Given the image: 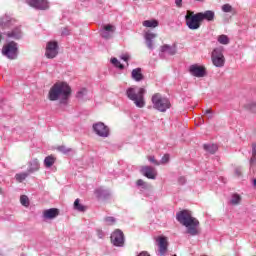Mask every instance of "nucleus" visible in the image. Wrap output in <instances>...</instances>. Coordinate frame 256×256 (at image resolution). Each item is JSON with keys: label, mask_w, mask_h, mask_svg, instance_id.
Returning <instances> with one entry per match:
<instances>
[{"label": "nucleus", "mask_w": 256, "mask_h": 256, "mask_svg": "<svg viewBox=\"0 0 256 256\" xmlns=\"http://www.w3.org/2000/svg\"><path fill=\"white\" fill-rule=\"evenodd\" d=\"M3 40V35H1V32H0V42Z\"/></svg>", "instance_id": "50"}, {"label": "nucleus", "mask_w": 256, "mask_h": 256, "mask_svg": "<svg viewBox=\"0 0 256 256\" xmlns=\"http://www.w3.org/2000/svg\"><path fill=\"white\" fill-rule=\"evenodd\" d=\"M104 221H105L106 225H115V223H117V220L113 216L105 217Z\"/></svg>", "instance_id": "35"}, {"label": "nucleus", "mask_w": 256, "mask_h": 256, "mask_svg": "<svg viewBox=\"0 0 256 256\" xmlns=\"http://www.w3.org/2000/svg\"><path fill=\"white\" fill-rule=\"evenodd\" d=\"M44 165L45 167L49 168V167H53V165H55V157L53 156H47L44 159Z\"/></svg>", "instance_id": "32"}, {"label": "nucleus", "mask_w": 256, "mask_h": 256, "mask_svg": "<svg viewBox=\"0 0 256 256\" xmlns=\"http://www.w3.org/2000/svg\"><path fill=\"white\" fill-rule=\"evenodd\" d=\"M217 41L220 43V45H229V43H231V39H229V36L225 34L219 35L217 37Z\"/></svg>", "instance_id": "25"}, {"label": "nucleus", "mask_w": 256, "mask_h": 256, "mask_svg": "<svg viewBox=\"0 0 256 256\" xmlns=\"http://www.w3.org/2000/svg\"><path fill=\"white\" fill-rule=\"evenodd\" d=\"M230 203L231 205H239L241 203V195L233 194Z\"/></svg>", "instance_id": "34"}, {"label": "nucleus", "mask_w": 256, "mask_h": 256, "mask_svg": "<svg viewBox=\"0 0 256 256\" xmlns=\"http://www.w3.org/2000/svg\"><path fill=\"white\" fill-rule=\"evenodd\" d=\"M29 172H22V173H18L15 175V179L16 181H18V183H23V181H25V179H27V177H29Z\"/></svg>", "instance_id": "29"}, {"label": "nucleus", "mask_w": 256, "mask_h": 256, "mask_svg": "<svg viewBox=\"0 0 256 256\" xmlns=\"http://www.w3.org/2000/svg\"><path fill=\"white\" fill-rule=\"evenodd\" d=\"M20 203L23 207H29V197H27V195H22L20 197Z\"/></svg>", "instance_id": "36"}, {"label": "nucleus", "mask_w": 256, "mask_h": 256, "mask_svg": "<svg viewBox=\"0 0 256 256\" xmlns=\"http://www.w3.org/2000/svg\"><path fill=\"white\" fill-rule=\"evenodd\" d=\"M110 63L116 67V69H125V66L117 58H111Z\"/></svg>", "instance_id": "33"}, {"label": "nucleus", "mask_w": 256, "mask_h": 256, "mask_svg": "<svg viewBox=\"0 0 256 256\" xmlns=\"http://www.w3.org/2000/svg\"><path fill=\"white\" fill-rule=\"evenodd\" d=\"M62 35H69V29L64 28V29L62 30Z\"/></svg>", "instance_id": "49"}, {"label": "nucleus", "mask_w": 256, "mask_h": 256, "mask_svg": "<svg viewBox=\"0 0 256 256\" xmlns=\"http://www.w3.org/2000/svg\"><path fill=\"white\" fill-rule=\"evenodd\" d=\"M17 23V20L11 15L5 14L0 17V28L1 29H13Z\"/></svg>", "instance_id": "11"}, {"label": "nucleus", "mask_w": 256, "mask_h": 256, "mask_svg": "<svg viewBox=\"0 0 256 256\" xmlns=\"http://www.w3.org/2000/svg\"><path fill=\"white\" fill-rule=\"evenodd\" d=\"M40 164H39V160L37 159H32L29 163H28V173L31 175V173H35L39 170Z\"/></svg>", "instance_id": "21"}, {"label": "nucleus", "mask_w": 256, "mask_h": 256, "mask_svg": "<svg viewBox=\"0 0 256 256\" xmlns=\"http://www.w3.org/2000/svg\"><path fill=\"white\" fill-rule=\"evenodd\" d=\"M69 97H71V86L67 82H56L48 92L49 101H59L63 105L67 103Z\"/></svg>", "instance_id": "1"}, {"label": "nucleus", "mask_w": 256, "mask_h": 256, "mask_svg": "<svg viewBox=\"0 0 256 256\" xmlns=\"http://www.w3.org/2000/svg\"><path fill=\"white\" fill-rule=\"evenodd\" d=\"M236 177H241V167H237L234 170Z\"/></svg>", "instance_id": "43"}, {"label": "nucleus", "mask_w": 256, "mask_h": 256, "mask_svg": "<svg viewBox=\"0 0 256 256\" xmlns=\"http://www.w3.org/2000/svg\"><path fill=\"white\" fill-rule=\"evenodd\" d=\"M204 149L213 155L214 153H217L219 148L217 147V144H204Z\"/></svg>", "instance_id": "26"}, {"label": "nucleus", "mask_w": 256, "mask_h": 256, "mask_svg": "<svg viewBox=\"0 0 256 256\" xmlns=\"http://www.w3.org/2000/svg\"><path fill=\"white\" fill-rule=\"evenodd\" d=\"M151 101L153 109H156V111L160 113H165L167 110L171 109V101L169 98L159 93L152 95Z\"/></svg>", "instance_id": "4"}, {"label": "nucleus", "mask_w": 256, "mask_h": 256, "mask_svg": "<svg viewBox=\"0 0 256 256\" xmlns=\"http://www.w3.org/2000/svg\"><path fill=\"white\" fill-rule=\"evenodd\" d=\"M110 239H111V243L115 247H123V245H125V236L123 235V231L121 230H115L111 234Z\"/></svg>", "instance_id": "12"}, {"label": "nucleus", "mask_w": 256, "mask_h": 256, "mask_svg": "<svg viewBox=\"0 0 256 256\" xmlns=\"http://www.w3.org/2000/svg\"><path fill=\"white\" fill-rule=\"evenodd\" d=\"M1 53L6 59L10 61H15L19 57V44L15 41H10L3 45Z\"/></svg>", "instance_id": "5"}, {"label": "nucleus", "mask_w": 256, "mask_h": 256, "mask_svg": "<svg viewBox=\"0 0 256 256\" xmlns=\"http://www.w3.org/2000/svg\"><path fill=\"white\" fill-rule=\"evenodd\" d=\"M178 183L179 185H185V183H187V179L185 178V176H180L178 178Z\"/></svg>", "instance_id": "42"}, {"label": "nucleus", "mask_w": 256, "mask_h": 256, "mask_svg": "<svg viewBox=\"0 0 256 256\" xmlns=\"http://www.w3.org/2000/svg\"><path fill=\"white\" fill-rule=\"evenodd\" d=\"M142 174L147 179H156L157 178V170L151 166H144L141 169Z\"/></svg>", "instance_id": "17"}, {"label": "nucleus", "mask_w": 256, "mask_h": 256, "mask_svg": "<svg viewBox=\"0 0 256 256\" xmlns=\"http://www.w3.org/2000/svg\"><path fill=\"white\" fill-rule=\"evenodd\" d=\"M148 160L150 161V163H154L155 165H159V163L157 162V160H155L154 156H149Z\"/></svg>", "instance_id": "44"}, {"label": "nucleus", "mask_w": 256, "mask_h": 256, "mask_svg": "<svg viewBox=\"0 0 256 256\" xmlns=\"http://www.w3.org/2000/svg\"><path fill=\"white\" fill-rule=\"evenodd\" d=\"M198 15L202 23L203 21H214L215 19V12L211 10H207L205 12H198Z\"/></svg>", "instance_id": "19"}, {"label": "nucleus", "mask_w": 256, "mask_h": 256, "mask_svg": "<svg viewBox=\"0 0 256 256\" xmlns=\"http://www.w3.org/2000/svg\"><path fill=\"white\" fill-rule=\"evenodd\" d=\"M246 109H249L250 111H253V109H255V103H250L248 105H246Z\"/></svg>", "instance_id": "47"}, {"label": "nucleus", "mask_w": 256, "mask_h": 256, "mask_svg": "<svg viewBox=\"0 0 256 256\" xmlns=\"http://www.w3.org/2000/svg\"><path fill=\"white\" fill-rule=\"evenodd\" d=\"M189 73L192 77H197L198 79L205 77L207 75V69L203 65L192 64L189 66Z\"/></svg>", "instance_id": "9"}, {"label": "nucleus", "mask_w": 256, "mask_h": 256, "mask_svg": "<svg viewBox=\"0 0 256 256\" xmlns=\"http://www.w3.org/2000/svg\"><path fill=\"white\" fill-rule=\"evenodd\" d=\"M113 33H115V26L111 24L104 25L100 30V35L103 39H111Z\"/></svg>", "instance_id": "16"}, {"label": "nucleus", "mask_w": 256, "mask_h": 256, "mask_svg": "<svg viewBox=\"0 0 256 256\" xmlns=\"http://www.w3.org/2000/svg\"><path fill=\"white\" fill-rule=\"evenodd\" d=\"M144 27H148V28H155V27H159V21L157 20H145L143 22Z\"/></svg>", "instance_id": "30"}, {"label": "nucleus", "mask_w": 256, "mask_h": 256, "mask_svg": "<svg viewBox=\"0 0 256 256\" xmlns=\"http://www.w3.org/2000/svg\"><path fill=\"white\" fill-rule=\"evenodd\" d=\"M252 156L253 157L250 160L251 169L253 168V162L255 161V157H256V145L255 144L252 145Z\"/></svg>", "instance_id": "37"}, {"label": "nucleus", "mask_w": 256, "mask_h": 256, "mask_svg": "<svg viewBox=\"0 0 256 256\" xmlns=\"http://www.w3.org/2000/svg\"><path fill=\"white\" fill-rule=\"evenodd\" d=\"M161 53H167L168 55H175L177 48L175 46L163 45L161 47Z\"/></svg>", "instance_id": "24"}, {"label": "nucleus", "mask_w": 256, "mask_h": 256, "mask_svg": "<svg viewBox=\"0 0 256 256\" xmlns=\"http://www.w3.org/2000/svg\"><path fill=\"white\" fill-rule=\"evenodd\" d=\"M145 93H147V90L139 86H131L126 90V96L130 101H133L138 109L145 107Z\"/></svg>", "instance_id": "3"}, {"label": "nucleus", "mask_w": 256, "mask_h": 256, "mask_svg": "<svg viewBox=\"0 0 256 256\" xmlns=\"http://www.w3.org/2000/svg\"><path fill=\"white\" fill-rule=\"evenodd\" d=\"M92 129L95 135L102 137L103 139H107V137L111 135V129H109V126L105 125L103 122L94 123Z\"/></svg>", "instance_id": "8"}, {"label": "nucleus", "mask_w": 256, "mask_h": 256, "mask_svg": "<svg viewBox=\"0 0 256 256\" xmlns=\"http://www.w3.org/2000/svg\"><path fill=\"white\" fill-rule=\"evenodd\" d=\"M26 3L30 7H33V9H38L39 11L49 9V2L47 0H26Z\"/></svg>", "instance_id": "13"}, {"label": "nucleus", "mask_w": 256, "mask_h": 256, "mask_svg": "<svg viewBox=\"0 0 256 256\" xmlns=\"http://www.w3.org/2000/svg\"><path fill=\"white\" fill-rule=\"evenodd\" d=\"M156 38H157V34L150 32V31L146 32L144 35L146 45H147L148 49H150L151 51H153V49H154L153 41H155Z\"/></svg>", "instance_id": "18"}, {"label": "nucleus", "mask_w": 256, "mask_h": 256, "mask_svg": "<svg viewBox=\"0 0 256 256\" xmlns=\"http://www.w3.org/2000/svg\"><path fill=\"white\" fill-rule=\"evenodd\" d=\"M89 91L87 90V88H81L77 93H76V97L77 99H79L80 101H85L87 99H89Z\"/></svg>", "instance_id": "23"}, {"label": "nucleus", "mask_w": 256, "mask_h": 256, "mask_svg": "<svg viewBox=\"0 0 256 256\" xmlns=\"http://www.w3.org/2000/svg\"><path fill=\"white\" fill-rule=\"evenodd\" d=\"M137 187H141V189H147V187H149V185L147 183H145V181L139 179L136 182Z\"/></svg>", "instance_id": "39"}, {"label": "nucleus", "mask_w": 256, "mask_h": 256, "mask_svg": "<svg viewBox=\"0 0 256 256\" xmlns=\"http://www.w3.org/2000/svg\"><path fill=\"white\" fill-rule=\"evenodd\" d=\"M0 195H3V189L0 188Z\"/></svg>", "instance_id": "51"}, {"label": "nucleus", "mask_w": 256, "mask_h": 256, "mask_svg": "<svg viewBox=\"0 0 256 256\" xmlns=\"http://www.w3.org/2000/svg\"><path fill=\"white\" fill-rule=\"evenodd\" d=\"M59 54V44L56 41H49L46 44L45 55L47 59H55V56Z\"/></svg>", "instance_id": "10"}, {"label": "nucleus", "mask_w": 256, "mask_h": 256, "mask_svg": "<svg viewBox=\"0 0 256 256\" xmlns=\"http://www.w3.org/2000/svg\"><path fill=\"white\" fill-rule=\"evenodd\" d=\"M12 30L8 31L5 33L6 37H8V39H21V37H23V32L21 31V27L17 26V24H14V26L12 28H10Z\"/></svg>", "instance_id": "14"}, {"label": "nucleus", "mask_w": 256, "mask_h": 256, "mask_svg": "<svg viewBox=\"0 0 256 256\" xmlns=\"http://www.w3.org/2000/svg\"><path fill=\"white\" fill-rule=\"evenodd\" d=\"M74 209L75 211H80V213L87 211V207L81 204L79 199L74 201Z\"/></svg>", "instance_id": "27"}, {"label": "nucleus", "mask_w": 256, "mask_h": 256, "mask_svg": "<svg viewBox=\"0 0 256 256\" xmlns=\"http://www.w3.org/2000/svg\"><path fill=\"white\" fill-rule=\"evenodd\" d=\"M131 78L137 83H139V81H143V73L141 71V68L133 69L131 72Z\"/></svg>", "instance_id": "22"}, {"label": "nucleus", "mask_w": 256, "mask_h": 256, "mask_svg": "<svg viewBox=\"0 0 256 256\" xmlns=\"http://www.w3.org/2000/svg\"><path fill=\"white\" fill-rule=\"evenodd\" d=\"M204 115H207L208 119H213V111H211V109L205 110Z\"/></svg>", "instance_id": "41"}, {"label": "nucleus", "mask_w": 256, "mask_h": 256, "mask_svg": "<svg viewBox=\"0 0 256 256\" xmlns=\"http://www.w3.org/2000/svg\"><path fill=\"white\" fill-rule=\"evenodd\" d=\"M176 219L181 223V225H184V227L187 228V233L189 235H192V237L199 235V230L197 229V227H199V220L193 217L191 211L183 210L178 212L176 214Z\"/></svg>", "instance_id": "2"}, {"label": "nucleus", "mask_w": 256, "mask_h": 256, "mask_svg": "<svg viewBox=\"0 0 256 256\" xmlns=\"http://www.w3.org/2000/svg\"><path fill=\"white\" fill-rule=\"evenodd\" d=\"M95 195L99 198H105L109 195V191L105 190L104 188H98L95 190Z\"/></svg>", "instance_id": "31"}, {"label": "nucleus", "mask_w": 256, "mask_h": 256, "mask_svg": "<svg viewBox=\"0 0 256 256\" xmlns=\"http://www.w3.org/2000/svg\"><path fill=\"white\" fill-rule=\"evenodd\" d=\"M59 215V210L56 208H50L48 210H44L43 218L44 219H55Z\"/></svg>", "instance_id": "20"}, {"label": "nucleus", "mask_w": 256, "mask_h": 256, "mask_svg": "<svg viewBox=\"0 0 256 256\" xmlns=\"http://www.w3.org/2000/svg\"><path fill=\"white\" fill-rule=\"evenodd\" d=\"M223 51H225L223 46L216 47L212 51L211 59L214 67H223L225 65V56L223 55Z\"/></svg>", "instance_id": "7"}, {"label": "nucleus", "mask_w": 256, "mask_h": 256, "mask_svg": "<svg viewBox=\"0 0 256 256\" xmlns=\"http://www.w3.org/2000/svg\"><path fill=\"white\" fill-rule=\"evenodd\" d=\"M129 59H130L129 54H124V55L121 56V60L125 61L126 63H127V61H129Z\"/></svg>", "instance_id": "45"}, {"label": "nucleus", "mask_w": 256, "mask_h": 256, "mask_svg": "<svg viewBox=\"0 0 256 256\" xmlns=\"http://www.w3.org/2000/svg\"><path fill=\"white\" fill-rule=\"evenodd\" d=\"M185 23L186 27L190 29L191 31H197V29H201V18L199 16V13H196L188 10L185 15Z\"/></svg>", "instance_id": "6"}, {"label": "nucleus", "mask_w": 256, "mask_h": 256, "mask_svg": "<svg viewBox=\"0 0 256 256\" xmlns=\"http://www.w3.org/2000/svg\"><path fill=\"white\" fill-rule=\"evenodd\" d=\"M156 242L159 248V254L165 255L167 253V247H169V242L167 241V237L159 236L156 238Z\"/></svg>", "instance_id": "15"}, {"label": "nucleus", "mask_w": 256, "mask_h": 256, "mask_svg": "<svg viewBox=\"0 0 256 256\" xmlns=\"http://www.w3.org/2000/svg\"><path fill=\"white\" fill-rule=\"evenodd\" d=\"M97 236L99 239H103V237H105V233L102 232V230H97Z\"/></svg>", "instance_id": "46"}, {"label": "nucleus", "mask_w": 256, "mask_h": 256, "mask_svg": "<svg viewBox=\"0 0 256 256\" xmlns=\"http://www.w3.org/2000/svg\"><path fill=\"white\" fill-rule=\"evenodd\" d=\"M160 163H161L162 165H165V163H169V154H165V155L162 157Z\"/></svg>", "instance_id": "40"}, {"label": "nucleus", "mask_w": 256, "mask_h": 256, "mask_svg": "<svg viewBox=\"0 0 256 256\" xmlns=\"http://www.w3.org/2000/svg\"><path fill=\"white\" fill-rule=\"evenodd\" d=\"M223 13H230L231 15H235L236 11L235 8H233V6H231V4H224L221 7Z\"/></svg>", "instance_id": "28"}, {"label": "nucleus", "mask_w": 256, "mask_h": 256, "mask_svg": "<svg viewBox=\"0 0 256 256\" xmlns=\"http://www.w3.org/2000/svg\"><path fill=\"white\" fill-rule=\"evenodd\" d=\"M58 151L64 155H67V153H71V148H67L66 146H59Z\"/></svg>", "instance_id": "38"}, {"label": "nucleus", "mask_w": 256, "mask_h": 256, "mask_svg": "<svg viewBox=\"0 0 256 256\" xmlns=\"http://www.w3.org/2000/svg\"><path fill=\"white\" fill-rule=\"evenodd\" d=\"M175 4L177 7L181 8L183 7V0H175Z\"/></svg>", "instance_id": "48"}]
</instances>
